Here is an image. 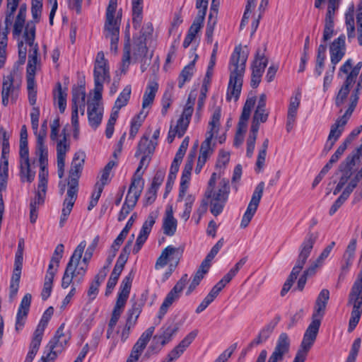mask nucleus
Wrapping results in <instances>:
<instances>
[{
	"label": "nucleus",
	"mask_w": 362,
	"mask_h": 362,
	"mask_svg": "<svg viewBox=\"0 0 362 362\" xmlns=\"http://www.w3.org/2000/svg\"><path fill=\"white\" fill-rule=\"evenodd\" d=\"M22 83V74L18 66H13L11 71L3 76L1 100L4 106H7L9 102H15L19 94Z\"/></svg>",
	"instance_id": "8"
},
{
	"label": "nucleus",
	"mask_w": 362,
	"mask_h": 362,
	"mask_svg": "<svg viewBox=\"0 0 362 362\" xmlns=\"http://www.w3.org/2000/svg\"><path fill=\"white\" fill-rule=\"evenodd\" d=\"M264 189V183L263 182H259L255 187L252 198L247 205L246 211H245L241 222L240 224V227L241 228H247L250 221H252L253 216H255L257 208L259 206L260 200L263 195V192Z\"/></svg>",
	"instance_id": "17"
},
{
	"label": "nucleus",
	"mask_w": 362,
	"mask_h": 362,
	"mask_svg": "<svg viewBox=\"0 0 362 362\" xmlns=\"http://www.w3.org/2000/svg\"><path fill=\"white\" fill-rule=\"evenodd\" d=\"M69 339V336L65 335L59 328L54 338L49 344V349H55L57 352L61 353L66 346Z\"/></svg>",
	"instance_id": "51"
},
{
	"label": "nucleus",
	"mask_w": 362,
	"mask_h": 362,
	"mask_svg": "<svg viewBox=\"0 0 362 362\" xmlns=\"http://www.w3.org/2000/svg\"><path fill=\"white\" fill-rule=\"evenodd\" d=\"M290 349L291 339L286 333L283 332L278 337L267 362H282L289 355Z\"/></svg>",
	"instance_id": "20"
},
{
	"label": "nucleus",
	"mask_w": 362,
	"mask_h": 362,
	"mask_svg": "<svg viewBox=\"0 0 362 362\" xmlns=\"http://www.w3.org/2000/svg\"><path fill=\"white\" fill-rule=\"evenodd\" d=\"M207 272V271L202 269V267H199L187 288L185 292L186 296H190L192 293V292L199 285L201 281L203 279Z\"/></svg>",
	"instance_id": "60"
},
{
	"label": "nucleus",
	"mask_w": 362,
	"mask_h": 362,
	"mask_svg": "<svg viewBox=\"0 0 362 362\" xmlns=\"http://www.w3.org/2000/svg\"><path fill=\"white\" fill-rule=\"evenodd\" d=\"M19 176L23 183H32L35 177V167L30 160L29 153H19Z\"/></svg>",
	"instance_id": "23"
},
{
	"label": "nucleus",
	"mask_w": 362,
	"mask_h": 362,
	"mask_svg": "<svg viewBox=\"0 0 362 362\" xmlns=\"http://www.w3.org/2000/svg\"><path fill=\"white\" fill-rule=\"evenodd\" d=\"M195 71V59L185 66L181 71L177 81L178 87L182 88L185 83L189 81Z\"/></svg>",
	"instance_id": "53"
},
{
	"label": "nucleus",
	"mask_w": 362,
	"mask_h": 362,
	"mask_svg": "<svg viewBox=\"0 0 362 362\" xmlns=\"http://www.w3.org/2000/svg\"><path fill=\"white\" fill-rule=\"evenodd\" d=\"M178 329L179 326L177 323H166L162 326L159 333L154 336L153 340L157 344H160L163 346L173 339V337L176 334Z\"/></svg>",
	"instance_id": "33"
},
{
	"label": "nucleus",
	"mask_w": 362,
	"mask_h": 362,
	"mask_svg": "<svg viewBox=\"0 0 362 362\" xmlns=\"http://www.w3.org/2000/svg\"><path fill=\"white\" fill-rule=\"evenodd\" d=\"M132 88L130 86H127L124 87V88L117 97L112 109L119 111L122 107L126 106L130 98Z\"/></svg>",
	"instance_id": "59"
},
{
	"label": "nucleus",
	"mask_w": 362,
	"mask_h": 362,
	"mask_svg": "<svg viewBox=\"0 0 362 362\" xmlns=\"http://www.w3.org/2000/svg\"><path fill=\"white\" fill-rule=\"evenodd\" d=\"M117 0H110L106 9L104 24L105 37L110 40L111 50L117 52L119 37L122 13L117 10Z\"/></svg>",
	"instance_id": "5"
},
{
	"label": "nucleus",
	"mask_w": 362,
	"mask_h": 362,
	"mask_svg": "<svg viewBox=\"0 0 362 362\" xmlns=\"http://www.w3.org/2000/svg\"><path fill=\"white\" fill-rule=\"evenodd\" d=\"M321 319L312 317V321L304 334L303 339L300 345L308 349L312 347L316 339L321 324Z\"/></svg>",
	"instance_id": "36"
},
{
	"label": "nucleus",
	"mask_w": 362,
	"mask_h": 362,
	"mask_svg": "<svg viewBox=\"0 0 362 362\" xmlns=\"http://www.w3.org/2000/svg\"><path fill=\"white\" fill-rule=\"evenodd\" d=\"M55 141L57 144V173L59 177L62 178L64 175L66 156L70 150V142L68 139V134L64 132L62 138H59Z\"/></svg>",
	"instance_id": "22"
},
{
	"label": "nucleus",
	"mask_w": 362,
	"mask_h": 362,
	"mask_svg": "<svg viewBox=\"0 0 362 362\" xmlns=\"http://www.w3.org/2000/svg\"><path fill=\"white\" fill-rule=\"evenodd\" d=\"M300 93H296L290 98L289 105L288 107L286 122V129L288 132H289L293 128V124L296 122L298 110L300 104Z\"/></svg>",
	"instance_id": "37"
},
{
	"label": "nucleus",
	"mask_w": 362,
	"mask_h": 362,
	"mask_svg": "<svg viewBox=\"0 0 362 362\" xmlns=\"http://www.w3.org/2000/svg\"><path fill=\"white\" fill-rule=\"evenodd\" d=\"M357 247V240L353 238L349 243L346 250L343 255V258L347 267H350L355 257Z\"/></svg>",
	"instance_id": "61"
},
{
	"label": "nucleus",
	"mask_w": 362,
	"mask_h": 362,
	"mask_svg": "<svg viewBox=\"0 0 362 362\" xmlns=\"http://www.w3.org/2000/svg\"><path fill=\"white\" fill-rule=\"evenodd\" d=\"M86 99V89L83 86H78L72 91V107H80L81 115L84 114Z\"/></svg>",
	"instance_id": "50"
},
{
	"label": "nucleus",
	"mask_w": 362,
	"mask_h": 362,
	"mask_svg": "<svg viewBox=\"0 0 362 362\" xmlns=\"http://www.w3.org/2000/svg\"><path fill=\"white\" fill-rule=\"evenodd\" d=\"M110 79L107 61L103 52H99L95 57L94 66V82L105 83Z\"/></svg>",
	"instance_id": "28"
},
{
	"label": "nucleus",
	"mask_w": 362,
	"mask_h": 362,
	"mask_svg": "<svg viewBox=\"0 0 362 362\" xmlns=\"http://www.w3.org/2000/svg\"><path fill=\"white\" fill-rule=\"evenodd\" d=\"M248 57L247 47H235L229 64V81L227 88L226 100L237 101L240 97L246 62Z\"/></svg>",
	"instance_id": "1"
},
{
	"label": "nucleus",
	"mask_w": 362,
	"mask_h": 362,
	"mask_svg": "<svg viewBox=\"0 0 362 362\" xmlns=\"http://www.w3.org/2000/svg\"><path fill=\"white\" fill-rule=\"evenodd\" d=\"M337 183L335 188L333 190V194L337 195L341 192V196L349 197L351 192L356 187L358 180L353 174L351 168L345 165L341 166L339 170L336 173Z\"/></svg>",
	"instance_id": "12"
},
{
	"label": "nucleus",
	"mask_w": 362,
	"mask_h": 362,
	"mask_svg": "<svg viewBox=\"0 0 362 362\" xmlns=\"http://www.w3.org/2000/svg\"><path fill=\"white\" fill-rule=\"evenodd\" d=\"M127 260V255L125 253H121L117 260V262L114 267V269L110 274V276L107 283V288L105 295L108 296L110 294L116 286L118 279L124 269V264Z\"/></svg>",
	"instance_id": "32"
},
{
	"label": "nucleus",
	"mask_w": 362,
	"mask_h": 362,
	"mask_svg": "<svg viewBox=\"0 0 362 362\" xmlns=\"http://www.w3.org/2000/svg\"><path fill=\"white\" fill-rule=\"evenodd\" d=\"M341 0H328L327 12L325 17V29L323 33V40L327 41L329 40L334 32V14L338 8Z\"/></svg>",
	"instance_id": "31"
},
{
	"label": "nucleus",
	"mask_w": 362,
	"mask_h": 362,
	"mask_svg": "<svg viewBox=\"0 0 362 362\" xmlns=\"http://www.w3.org/2000/svg\"><path fill=\"white\" fill-rule=\"evenodd\" d=\"M35 27L32 22L26 24L24 30V38L30 45L28 60L26 69V80L35 81L37 71L41 68V61L38 57V45L35 43Z\"/></svg>",
	"instance_id": "7"
},
{
	"label": "nucleus",
	"mask_w": 362,
	"mask_h": 362,
	"mask_svg": "<svg viewBox=\"0 0 362 362\" xmlns=\"http://www.w3.org/2000/svg\"><path fill=\"white\" fill-rule=\"evenodd\" d=\"M158 142L150 140L148 136L144 135L138 144V148L135 153L136 156L139 155L151 156L155 151Z\"/></svg>",
	"instance_id": "47"
},
{
	"label": "nucleus",
	"mask_w": 362,
	"mask_h": 362,
	"mask_svg": "<svg viewBox=\"0 0 362 362\" xmlns=\"http://www.w3.org/2000/svg\"><path fill=\"white\" fill-rule=\"evenodd\" d=\"M125 303L116 301L115 305L112 313L111 318L108 323V327L107 329L106 337L108 339H110V351H113L116 347L118 339L115 337L114 333L115 327L124 310Z\"/></svg>",
	"instance_id": "26"
},
{
	"label": "nucleus",
	"mask_w": 362,
	"mask_h": 362,
	"mask_svg": "<svg viewBox=\"0 0 362 362\" xmlns=\"http://www.w3.org/2000/svg\"><path fill=\"white\" fill-rule=\"evenodd\" d=\"M330 59L332 64V67H336V65L341 60L345 54V36L341 35L334 40L330 46Z\"/></svg>",
	"instance_id": "35"
},
{
	"label": "nucleus",
	"mask_w": 362,
	"mask_h": 362,
	"mask_svg": "<svg viewBox=\"0 0 362 362\" xmlns=\"http://www.w3.org/2000/svg\"><path fill=\"white\" fill-rule=\"evenodd\" d=\"M213 151L211 142L208 140H204L201 145L197 163L194 170L197 174H199L201 172L203 166L209 158L212 155Z\"/></svg>",
	"instance_id": "41"
},
{
	"label": "nucleus",
	"mask_w": 362,
	"mask_h": 362,
	"mask_svg": "<svg viewBox=\"0 0 362 362\" xmlns=\"http://www.w3.org/2000/svg\"><path fill=\"white\" fill-rule=\"evenodd\" d=\"M318 237L319 233L313 232L308 233L305 238L300 246L299 255L296 265L293 268L295 269V272L298 271L300 272L302 271Z\"/></svg>",
	"instance_id": "18"
},
{
	"label": "nucleus",
	"mask_w": 362,
	"mask_h": 362,
	"mask_svg": "<svg viewBox=\"0 0 362 362\" xmlns=\"http://www.w3.org/2000/svg\"><path fill=\"white\" fill-rule=\"evenodd\" d=\"M197 334L198 331L196 329L188 333L184 339L170 351L168 354L167 360L163 362H173V361L180 358L192 343Z\"/></svg>",
	"instance_id": "29"
},
{
	"label": "nucleus",
	"mask_w": 362,
	"mask_h": 362,
	"mask_svg": "<svg viewBox=\"0 0 362 362\" xmlns=\"http://www.w3.org/2000/svg\"><path fill=\"white\" fill-rule=\"evenodd\" d=\"M361 87V84L357 83L356 86L353 89H351L352 87L344 86H341L339 88L335 97V105L337 107L341 108V112L343 108L346 110L342 116L349 118L351 117L357 105Z\"/></svg>",
	"instance_id": "11"
},
{
	"label": "nucleus",
	"mask_w": 362,
	"mask_h": 362,
	"mask_svg": "<svg viewBox=\"0 0 362 362\" xmlns=\"http://www.w3.org/2000/svg\"><path fill=\"white\" fill-rule=\"evenodd\" d=\"M31 295L27 293L21 300L16 317L15 329L17 332L22 330L25 324L31 303Z\"/></svg>",
	"instance_id": "34"
},
{
	"label": "nucleus",
	"mask_w": 362,
	"mask_h": 362,
	"mask_svg": "<svg viewBox=\"0 0 362 362\" xmlns=\"http://www.w3.org/2000/svg\"><path fill=\"white\" fill-rule=\"evenodd\" d=\"M48 153L46 139H44V134H42L36 139L35 147V155L38 160L40 165L37 184L47 185L48 183Z\"/></svg>",
	"instance_id": "14"
},
{
	"label": "nucleus",
	"mask_w": 362,
	"mask_h": 362,
	"mask_svg": "<svg viewBox=\"0 0 362 362\" xmlns=\"http://www.w3.org/2000/svg\"><path fill=\"white\" fill-rule=\"evenodd\" d=\"M188 281V276L187 274H184L180 278V279L176 283L174 287L170 290V291L167 294L165 298L163 303L161 304L158 317L161 319L168 312V308L171 306V305L180 296V293L184 289L187 282Z\"/></svg>",
	"instance_id": "19"
},
{
	"label": "nucleus",
	"mask_w": 362,
	"mask_h": 362,
	"mask_svg": "<svg viewBox=\"0 0 362 362\" xmlns=\"http://www.w3.org/2000/svg\"><path fill=\"white\" fill-rule=\"evenodd\" d=\"M66 89H63L61 83H57L54 91V100L61 112H64L66 107Z\"/></svg>",
	"instance_id": "54"
},
{
	"label": "nucleus",
	"mask_w": 362,
	"mask_h": 362,
	"mask_svg": "<svg viewBox=\"0 0 362 362\" xmlns=\"http://www.w3.org/2000/svg\"><path fill=\"white\" fill-rule=\"evenodd\" d=\"M223 238H221L211 248L209 253L207 255L206 258L203 260L202 262L200 267L205 269L206 271L209 272L210 267H211V262L213 260V259L215 257V256L218 254L221 248L223 245Z\"/></svg>",
	"instance_id": "57"
},
{
	"label": "nucleus",
	"mask_w": 362,
	"mask_h": 362,
	"mask_svg": "<svg viewBox=\"0 0 362 362\" xmlns=\"http://www.w3.org/2000/svg\"><path fill=\"white\" fill-rule=\"evenodd\" d=\"M345 22L348 39L351 40L356 35V27L354 23V6L351 5L345 14Z\"/></svg>",
	"instance_id": "55"
},
{
	"label": "nucleus",
	"mask_w": 362,
	"mask_h": 362,
	"mask_svg": "<svg viewBox=\"0 0 362 362\" xmlns=\"http://www.w3.org/2000/svg\"><path fill=\"white\" fill-rule=\"evenodd\" d=\"M208 209V202L202 199L199 206L192 214V221L194 222L195 225H198L202 216L206 213Z\"/></svg>",
	"instance_id": "64"
},
{
	"label": "nucleus",
	"mask_w": 362,
	"mask_h": 362,
	"mask_svg": "<svg viewBox=\"0 0 362 362\" xmlns=\"http://www.w3.org/2000/svg\"><path fill=\"white\" fill-rule=\"evenodd\" d=\"M158 90V84L156 82L151 81L148 83L143 96L142 112L153 104Z\"/></svg>",
	"instance_id": "48"
},
{
	"label": "nucleus",
	"mask_w": 362,
	"mask_h": 362,
	"mask_svg": "<svg viewBox=\"0 0 362 362\" xmlns=\"http://www.w3.org/2000/svg\"><path fill=\"white\" fill-rule=\"evenodd\" d=\"M196 98V94L191 92L179 118L171 121L167 137L169 144H171L176 136L180 138L185 134L194 112Z\"/></svg>",
	"instance_id": "6"
},
{
	"label": "nucleus",
	"mask_w": 362,
	"mask_h": 362,
	"mask_svg": "<svg viewBox=\"0 0 362 362\" xmlns=\"http://www.w3.org/2000/svg\"><path fill=\"white\" fill-rule=\"evenodd\" d=\"M87 114L89 125L95 129L100 124L103 119V106L97 104H88Z\"/></svg>",
	"instance_id": "39"
},
{
	"label": "nucleus",
	"mask_w": 362,
	"mask_h": 362,
	"mask_svg": "<svg viewBox=\"0 0 362 362\" xmlns=\"http://www.w3.org/2000/svg\"><path fill=\"white\" fill-rule=\"evenodd\" d=\"M154 327H148L144 332L142 333L139 339L137 340L136 344H134L132 354L140 356L144 349H145L146 344L149 341L151 338L153 332H154Z\"/></svg>",
	"instance_id": "45"
},
{
	"label": "nucleus",
	"mask_w": 362,
	"mask_h": 362,
	"mask_svg": "<svg viewBox=\"0 0 362 362\" xmlns=\"http://www.w3.org/2000/svg\"><path fill=\"white\" fill-rule=\"evenodd\" d=\"M222 288L218 286L216 284L208 293V295L204 298L200 304L196 308L197 313H201L203 312L218 296L219 293L222 291Z\"/></svg>",
	"instance_id": "52"
},
{
	"label": "nucleus",
	"mask_w": 362,
	"mask_h": 362,
	"mask_svg": "<svg viewBox=\"0 0 362 362\" xmlns=\"http://www.w3.org/2000/svg\"><path fill=\"white\" fill-rule=\"evenodd\" d=\"M266 100V95L262 94L259 96L257 106L253 115L250 132L247 140L246 154L250 158L253 155L259 124L265 122L268 118L269 112L265 108Z\"/></svg>",
	"instance_id": "9"
},
{
	"label": "nucleus",
	"mask_w": 362,
	"mask_h": 362,
	"mask_svg": "<svg viewBox=\"0 0 362 362\" xmlns=\"http://www.w3.org/2000/svg\"><path fill=\"white\" fill-rule=\"evenodd\" d=\"M347 305L351 307L348 332H351L358 325L362 314V278L357 276L350 293Z\"/></svg>",
	"instance_id": "10"
},
{
	"label": "nucleus",
	"mask_w": 362,
	"mask_h": 362,
	"mask_svg": "<svg viewBox=\"0 0 362 362\" xmlns=\"http://www.w3.org/2000/svg\"><path fill=\"white\" fill-rule=\"evenodd\" d=\"M132 282V276L131 274H129L122 280L117 301L126 304L129 295Z\"/></svg>",
	"instance_id": "56"
},
{
	"label": "nucleus",
	"mask_w": 362,
	"mask_h": 362,
	"mask_svg": "<svg viewBox=\"0 0 362 362\" xmlns=\"http://www.w3.org/2000/svg\"><path fill=\"white\" fill-rule=\"evenodd\" d=\"M189 143V136H186L182 141L176 154L174 158V160L172 162L170 173L171 174H177L179 170L180 165L182 163V158L186 153V151L188 148Z\"/></svg>",
	"instance_id": "43"
},
{
	"label": "nucleus",
	"mask_w": 362,
	"mask_h": 362,
	"mask_svg": "<svg viewBox=\"0 0 362 362\" xmlns=\"http://www.w3.org/2000/svg\"><path fill=\"white\" fill-rule=\"evenodd\" d=\"M230 193L229 182L214 173L208 183L205 192L206 198H215L227 201Z\"/></svg>",
	"instance_id": "15"
},
{
	"label": "nucleus",
	"mask_w": 362,
	"mask_h": 362,
	"mask_svg": "<svg viewBox=\"0 0 362 362\" xmlns=\"http://www.w3.org/2000/svg\"><path fill=\"white\" fill-rule=\"evenodd\" d=\"M247 261V257L240 258L235 264L226 274L217 283L218 286L223 288L230 281L237 275L238 272L246 264Z\"/></svg>",
	"instance_id": "46"
},
{
	"label": "nucleus",
	"mask_w": 362,
	"mask_h": 362,
	"mask_svg": "<svg viewBox=\"0 0 362 362\" xmlns=\"http://www.w3.org/2000/svg\"><path fill=\"white\" fill-rule=\"evenodd\" d=\"M255 103L256 98L252 95L249 96L245 101L234 138L233 144L235 147L240 146L243 143L245 134L247 128V121L250 117L251 111L253 109Z\"/></svg>",
	"instance_id": "16"
},
{
	"label": "nucleus",
	"mask_w": 362,
	"mask_h": 362,
	"mask_svg": "<svg viewBox=\"0 0 362 362\" xmlns=\"http://www.w3.org/2000/svg\"><path fill=\"white\" fill-rule=\"evenodd\" d=\"M200 18H196L192 25L190 26L188 33L183 41V47L187 48L192 43L197 33L200 30L202 27L204 20L203 13H202Z\"/></svg>",
	"instance_id": "49"
},
{
	"label": "nucleus",
	"mask_w": 362,
	"mask_h": 362,
	"mask_svg": "<svg viewBox=\"0 0 362 362\" xmlns=\"http://www.w3.org/2000/svg\"><path fill=\"white\" fill-rule=\"evenodd\" d=\"M10 149H8L7 144L4 143V148L1 149V158L0 163V185L5 188L8 177V155Z\"/></svg>",
	"instance_id": "42"
},
{
	"label": "nucleus",
	"mask_w": 362,
	"mask_h": 362,
	"mask_svg": "<svg viewBox=\"0 0 362 362\" xmlns=\"http://www.w3.org/2000/svg\"><path fill=\"white\" fill-rule=\"evenodd\" d=\"M349 119L350 118L344 116L339 117L331 126L329 134L325 144V151L327 153L332 148L334 144L342 134L345 125L347 124Z\"/></svg>",
	"instance_id": "27"
},
{
	"label": "nucleus",
	"mask_w": 362,
	"mask_h": 362,
	"mask_svg": "<svg viewBox=\"0 0 362 362\" xmlns=\"http://www.w3.org/2000/svg\"><path fill=\"white\" fill-rule=\"evenodd\" d=\"M177 221L174 216L172 206H168L165 211L163 219V230L164 234L168 236H173L177 230Z\"/></svg>",
	"instance_id": "38"
},
{
	"label": "nucleus",
	"mask_w": 362,
	"mask_h": 362,
	"mask_svg": "<svg viewBox=\"0 0 362 362\" xmlns=\"http://www.w3.org/2000/svg\"><path fill=\"white\" fill-rule=\"evenodd\" d=\"M182 255V250L180 247L173 245L167 246L162 250L158 257L155 264V269L159 270L168 267L167 277H168L178 265Z\"/></svg>",
	"instance_id": "13"
},
{
	"label": "nucleus",
	"mask_w": 362,
	"mask_h": 362,
	"mask_svg": "<svg viewBox=\"0 0 362 362\" xmlns=\"http://www.w3.org/2000/svg\"><path fill=\"white\" fill-rule=\"evenodd\" d=\"M86 247V242L82 240L71 256L62 279L63 288H67L73 282L82 281L88 267V264L81 259Z\"/></svg>",
	"instance_id": "4"
},
{
	"label": "nucleus",
	"mask_w": 362,
	"mask_h": 362,
	"mask_svg": "<svg viewBox=\"0 0 362 362\" xmlns=\"http://www.w3.org/2000/svg\"><path fill=\"white\" fill-rule=\"evenodd\" d=\"M361 68V62L357 63L355 66H353L352 60L351 59H347L340 67L338 73V76L340 77L342 76V74L346 75V78L342 86L353 87Z\"/></svg>",
	"instance_id": "25"
},
{
	"label": "nucleus",
	"mask_w": 362,
	"mask_h": 362,
	"mask_svg": "<svg viewBox=\"0 0 362 362\" xmlns=\"http://www.w3.org/2000/svg\"><path fill=\"white\" fill-rule=\"evenodd\" d=\"M26 17V6L22 5L13 25V35L19 37L23 31Z\"/></svg>",
	"instance_id": "58"
},
{
	"label": "nucleus",
	"mask_w": 362,
	"mask_h": 362,
	"mask_svg": "<svg viewBox=\"0 0 362 362\" xmlns=\"http://www.w3.org/2000/svg\"><path fill=\"white\" fill-rule=\"evenodd\" d=\"M85 159L86 154L81 151L76 152L74 156L69 170L68 181L69 189L67 190L66 197L63 202V208L59 220L60 228L64 227L76 200L78 180L82 171Z\"/></svg>",
	"instance_id": "2"
},
{
	"label": "nucleus",
	"mask_w": 362,
	"mask_h": 362,
	"mask_svg": "<svg viewBox=\"0 0 362 362\" xmlns=\"http://www.w3.org/2000/svg\"><path fill=\"white\" fill-rule=\"evenodd\" d=\"M196 157V148L191 150L187 156V159L180 178L177 202L182 204V211L179 214L180 219L186 223L191 215L193 205L196 201V196L189 192L191 173Z\"/></svg>",
	"instance_id": "3"
},
{
	"label": "nucleus",
	"mask_w": 362,
	"mask_h": 362,
	"mask_svg": "<svg viewBox=\"0 0 362 362\" xmlns=\"http://www.w3.org/2000/svg\"><path fill=\"white\" fill-rule=\"evenodd\" d=\"M329 298V291L327 289H322L316 299L312 317L322 319Z\"/></svg>",
	"instance_id": "40"
},
{
	"label": "nucleus",
	"mask_w": 362,
	"mask_h": 362,
	"mask_svg": "<svg viewBox=\"0 0 362 362\" xmlns=\"http://www.w3.org/2000/svg\"><path fill=\"white\" fill-rule=\"evenodd\" d=\"M47 189V185L37 184L35 196L30 204V221L35 223L37 218V211L40 205L44 203Z\"/></svg>",
	"instance_id": "30"
},
{
	"label": "nucleus",
	"mask_w": 362,
	"mask_h": 362,
	"mask_svg": "<svg viewBox=\"0 0 362 362\" xmlns=\"http://www.w3.org/2000/svg\"><path fill=\"white\" fill-rule=\"evenodd\" d=\"M335 245L336 243L334 241H332L322 250L317 258L310 265V270L308 272L312 274L314 272H317V269L322 267L325 260L332 253Z\"/></svg>",
	"instance_id": "44"
},
{
	"label": "nucleus",
	"mask_w": 362,
	"mask_h": 362,
	"mask_svg": "<svg viewBox=\"0 0 362 362\" xmlns=\"http://www.w3.org/2000/svg\"><path fill=\"white\" fill-rule=\"evenodd\" d=\"M158 211L157 210L151 211L148 216L146 220L143 223L139 235L136 238V244L133 248L134 253H137L141 250V247L147 240L148 235L151 231L152 227L158 218Z\"/></svg>",
	"instance_id": "24"
},
{
	"label": "nucleus",
	"mask_w": 362,
	"mask_h": 362,
	"mask_svg": "<svg viewBox=\"0 0 362 362\" xmlns=\"http://www.w3.org/2000/svg\"><path fill=\"white\" fill-rule=\"evenodd\" d=\"M132 4L133 23L136 25H139L142 20L143 0H132Z\"/></svg>",
	"instance_id": "63"
},
{
	"label": "nucleus",
	"mask_w": 362,
	"mask_h": 362,
	"mask_svg": "<svg viewBox=\"0 0 362 362\" xmlns=\"http://www.w3.org/2000/svg\"><path fill=\"white\" fill-rule=\"evenodd\" d=\"M326 45H320L317 49V56L315 68V74L317 76H320L323 71L325 59L326 58Z\"/></svg>",
	"instance_id": "62"
},
{
	"label": "nucleus",
	"mask_w": 362,
	"mask_h": 362,
	"mask_svg": "<svg viewBox=\"0 0 362 362\" xmlns=\"http://www.w3.org/2000/svg\"><path fill=\"white\" fill-rule=\"evenodd\" d=\"M221 109L217 107L213 112L209 122L208 130L206 133L205 140H208L211 142V140L215 139L220 144H222L225 141L226 135L225 132H223L221 127Z\"/></svg>",
	"instance_id": "21"
}]
</instances>
